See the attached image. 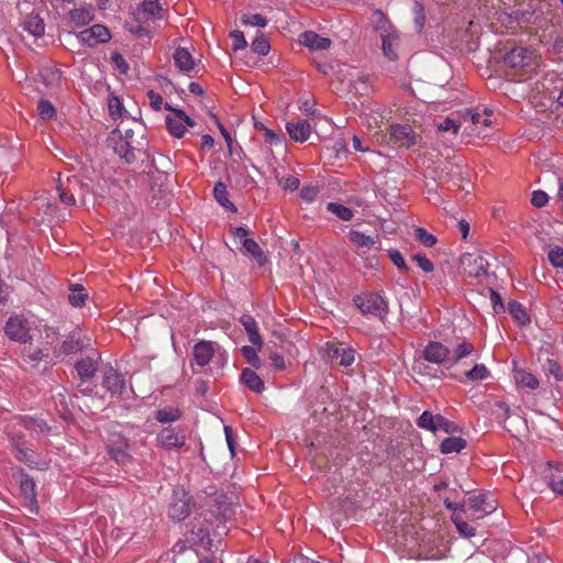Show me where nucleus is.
I'll list each match as a JSON object with an SVG mask.
<instances>
[{"label":"nucleus","mask_w":563,"mask_h":563,"mask_svg":"<svg viewBox=\"0 0 563 563\" xmlns=\"http://www.w3.org/2000/svg\"><path fill=\"white\" fill-rule=\"evenodd\" d=\"M451 520L454 523L457 532L464 538H472L475 536V528L468 525L461 516V514H452Z\"/></svg>","instance_id":"58836bf2"},{"label":"nucleus","mask_w":563,"mask_h":563,"mask_svg":"<svg viewBox=\"0 0 563 563\" xmlns=\"http://www.w3.org/2000/svg\"><path fill=\"white\" fill-rule=\"evenodd\" d=\"M137 22L147 24L162 19V7L158 1H143L134 11Z\"/></svg>","instance_id":"9b49d317"},{"label":"nucleus","mask_w":563,"mask_h":563,"mask_svg":"<svg viewBox=\"0 0 563 563\" xmlns=\"http://www.w3.org/2000/svg\"><path fill=\"white\" fill-rule=\"evenodd\" d=\"M375 18L377 23L375 29L382 40V49L384 55L390 60H396L398 58V49L400 46L399 34L382 12H376Z\"/></svg>","instance_id":"f257e3e1"},{"label":"nucleus","mask_w":563,"mask_h":563,"mask_svg":"<svg viewBox=\"0 0 563 563\" xmlns=\"http://www.w3.org/2000/svg\"><path fill=\"white\" fill-rule=\"evenodd\" d=\"M390 137L394 141H413L416 135L408 124H393L389 128Z\"/></svg>","instance_id":"72a5a7b5"},{"label":"nucleus","mask_w":563,"mask_h":563,"mask_svg":"<svg viewBox=\"0 0 563 563\" xmlns=\"http://www.w3.org/2000/svg\"><path fill=\"white\" fill-rule=\"evenodd\" d=\"M231 38L233 42L234 51L243 49L247 46V42L244 37V34L241 31H233L231 33Z\"/></svg>","instance_id":"e2e57ef3"},{"label":"nucleus","mask_w":563,"mask_h":563,"mask_svg":"<svg viewBox=\"0 0 563 563\" xmlns=\"http://www.w3.org/2000/svg\"><path fill=\"white\" fill-rule=\"evenodd\" d=\"M170 114L166 117V125L169 133L180 139L184 136L188 126H194V121L180 109L170 110Z\"/></svg>","instance_id":"0eeeda50"},{"label":"nucleus","mask_w":563,"mask_h":563,"mask_svg":"<svg viewBox=\"0 0 563 563\" xmlns=\"http://www.w3.org/2000/svg\"><path fill=\"white\" fill-rule=\"evenodd\" d=\"M175 66L183 73L189 74L196 67V60L186 47H177L173 54Z\"/></svg>","instance_id":"aec40b11"},{"label":"nucleus","mask_w":563,"mask_h":563,"mask_svg":"<svg viewBox=\"0 0 563 563\" xmlns=\"http://www.w3.org/2000/svg\"><path fill=\"white\" fill-rule=\"evenodd\" d=\"M466 446V441L462 438H446L441 442L440 449L444 454L459 453Z\"/></svg>","instance_id":"f704fd0d"},{"label":"nucleus","mask_w":563,"mask_h":563,"mask_svg":"<svg viewBox=\"0 0 563 563\" xmlns=\"http://www.w3.org/2000/svg\"><path fill=\"white\" fill-rule=\"evenodd\" d=\"M112 151L126 164L144 162L148 157L143 148L134 147L131 143H110Z\"/></svg>","instance_id":"ddd939ff"},{"label":"nucleus","mask_w":563,"mask_h":563,"mask_svg":"<svg viewBox=\"0 0 563 563\" xmlns=\"http://www.w3.org/2000/svg\"><path fill=\"white\" fill-rule=\"evenodd\" d=\"M23 362L31 364L32 367L43 358V352L38 347H26L22 355Z\"/></svg>","instance_id":"3c124183"},{"label":"nucleus","mask_w":563,"mask_h":563,"mask_svg":"<svg viewBox=\"0 0 563 563\" xmlns=\"http://www.w3.org/2000/svg\"><path fill=\"white\" fill-rule=\"evenodd\" d=\"M23 29L33 37L38 38L44 35L45 24L37 14H30L24 19Z\"/></svg>","instance_id":"cd10ccee"},{"label":"nucleus","mask_w":563,"mask_h":563,"mask_svg":"<svg viewBox=\"0 0 563 563\" xmlns=\"http://www.w3.org/2000/svg\"><path fill=\"white\" fill-rule=\"evenodd\" d=\"M92 19L93 12L91 8H78L69 12V20L77 27L87 25Z\"/></svg>","instance_id":"473e14b6"},{"label":"nucleus","mask_w":563,"mask_h":563,"mask_svg":"<svg viewBox=\"0 0 563 563\" xmlns=\"http://www.w3.org/2000/svg\"><path fill=\"white\" fill-rule=\"evenodd\" d=\"M81 347L82 345L79 339L70 338L69 340L63 342V344L59 347V354H74L80 351Z\"/></svg>","instance_id":"864d4df0"},{"label":"nucleus","mask_w":563,"mask_h":563,"mask_svg":"<svg viewBox=\"0 0 563 563\" xmlns=\"http://www.w3.org/2000/svg\"><path fill=\"white\" fill-rule=\"evenodd\" d=\"M118 134L122 141H130L136 135L143 139V126L137 121L121 122L119 126L113 131V134Z\"/></svg>","instance_id":"4be33fe9"},{"label":"nucleus","mask_w":563,"mask_h":563,"mask_svg":"<svg viewBox=\"0 0 563 563\" xmlns=\"http://www.w3.org/2000/svg\"><path fill=\"white\" fill-rule=\"evenodd\" d=\"M36 110L40 119L42 120H52L57 113L53 103L46 99L38 100Z\"/></svg>","instance_id":"37998d69"},{"label":"nucleus","mask_w":563,"mask_h":563,"mask_svg":"<svg viewBox=\"0 0 563 563\" xmlns=\"http://www.w3.org/2000/svg\"><path fill=\"white\" fill-rule=\"evenodd\" d=\"M241 379L250 390L256 394H261L264 390V382L251 368H245L242 371Z\"/></svg>","instance_id":"c85d7f7f"},{"label":"nucleus","mask_w":563,"mask_h":563,"mask_svg":"<svg viewBox=\"0 0 563 563\" xmlns=\"http://www.w3.org/2000/svg\"><path fill=\"white\" fill-rule=\"evenodd\" d=\"M318 194L319 189L317 187L308 186L301 189L300 197L307 202H312L316 200Z\"/></svg>","instance_id":"69168bd1"},{"label":"nucleus","mask_w":563,"mask_h":563,"mask_svg":"<svg viewBox=\"0 0 563 563\" xmlns=\"http://www.w3.org/2000/svg\"><path fill=\"white\" fill-rule=\"evenodd\" d=\"M159 446L166 450L181 448L186 442V437L181 430L166 427L161 430L156 438Z\"/></svg>","instance_id":"f8f14e48"},{"label":"nucleus","mask_w":563,"mask_h":563,"mask_svg":"<svg viewBox=\"0 0 563 563\" xmlns=\"http://www.w3.org/2000/svg\"><path fill=\"white\" fill-rule=\"evenodd\" d=\"M489 375V372L487 367L484 364H476L471 371L465 373V377L468 380H483L487 378Z\"/></svg>","instance_id":"8fccbe9b"},{"label":"nucleus","mask_w":563,"mask_h":563,"mask_svg":"<svg viewBox=\"0 0 563 563\" xmlns=\"http://www.w3.org/2000/svg\"><path fill=\"white\" fill-rule=\"evenodd\" d=\"M530 60L531 53L525 47H515L505 56V63L510 67H522Z\"/></svg>","instance_id":"bb28decb"},{"label":"nucleus","mask_w":563,"mask_h":563,"mask_svg":"<svg viewBox=\"0 0 563 563\" xmlns=\"http://www.w3.org/2000/svg\"><path fill=\"white\" fill-rule=\"evenodd\" d=\"M355 306L364 314L384 320L388 313V303L377 292H365L354 298Z\"/></svg>","instance_id":"f03ea898"},{"label":"nucleus","mask_w":563,"mask_h":563,"mask_svg":"<svg viewBox=\"0 0 563 563\" xmlns=\"http://www.w3.org/2000/svg\"><path fill=\"white\" fill-rule=\"evenodd\" d=\"M102 386L111 396H120L125 390L126 382L123 375L109 367L103 372Z\"/></svg>","instance_id":"dca6fc26"},{"label":"nucleus","mask_w":563,"mask_h":563,"mask_svg":"<svg viewBox=\"0 0 563 563\" xmlns=\"http://www.w3.org/2000/svg\"><path fill=\"white\" fill-rule=\"evenodd\" d=\"M423 356L428 362L431 363H450L451 352L440 342H430L423 351Z\"/></svg>","instance_id":"a211bd4d"},{"label":"nucleus","mask_w":563,"mask_h":563,"mask_svg":"<svg viewBox=\"0 0 563 563\" xmlns=\"http://www.w3.org/2000/svg\"><path fill=\"white\" fill-rule=\"evenodd\" d=\"M242 245H243L245 252L247 254L252 255L260 265L265 264L267 258H266L264 252L262 251L261 246L258 245V243L255 240L244 239Z\"/></svg>","instance_id":"c9c22d12"},{"label":"nucleus","mask_w":563,"mask_h":563,"mask_svg":"<svg viewBox=\"0 0 563 563\" xmlns=\"http://www.w3.org/2000/svg\"><path fill=\"white\" fill-rule=\"evenodd\" d=\"M190 511V496L181 488L175 489L168 508L169 517L175 521H181L189 516Z\"/></svg>","instance_id":"39448f33"},{"label":"nucleus","mask_w":563,"mask_h":563,"mask_svg":"<svg viewBox=\"0 0 563 563\" xmlns=\"http://www.w3.org/2000/svg\"><path fill=\"white\" fill-rule=\"evenodd\" d=\"M347 239L357 255L366 254L378 242L377 236L367 235L358 230H350Z\"/></svg>","instance_id":"2eb2a0df"},{"label":"nucleus","mask_w":563,"mask_h":563,"mask_svg":"<svg viewBox=\"0 0 563 563\" xmlns=\"http://www.w3.org/2000/svg\"><path fill=\"white\" fill-rule=\"evenodd\" d=\"M269 43L267 41V38L263 35L261 36H257L253 42H252V49L257 53L258 55H262V56H265L268 54L269 52Z\"/></svg>","instance_id":"6e6d98bb"},{"label":"nucleus","mask_w":563,"mask_h":563,"mask_svg":"<svg viewBox=\"0 0 563 563\" xmlns=\"http://www.w3.org/2000/svg\"><path fill=\"white\" fill-rule=\"evenodd\" d=\"M20 493L23 498V506L31 512H37L36 485L30 475L20 473Z\"/></svg>","instance_id":"9d476101"},{"label":"nucleus","mask_w":563,"mask_h":563,"mask_svg":"<svg viewBox=\"0 0 563 563\" xmlns=\"http://www.w3.org/2000/svg\"><path fill=\"white\" fill-rule=\"evenodd\" d=\"M242 355L254 368L261 367V361L254 346L245 345L241 349Z\"/></svg>","instance_id":"603ef678"},{"label":"nucleus","mask_w":563,"mask_h":563,"mask_svg":"<svg viewBox=\"0 0 563 563\" xmlns=\"http://www.w3.org/2000/svg\"><path fill=\"white\" fill-rule=\"evenodd\" d=\"M462 115L461 113H451L446 118L440 120L437 123V129L443 132H452L454 135L457 134L459 130L462 129Z\"/></svg>","instance_id":"c756f323"},{"label":"nucleus","mask_w":563,"mask_h":563,"mask_svg":"<svg viewBox=\"0 0 563 563\" xmlns=\"http://www.w3.org/2000/svg\"><path fill=\"white\" fill-rule=\"evenodd\" d=\"M322 351L323 357L330 362H338L340 366L349 367L355 362L356 352L343 344L334 345L327 343Z\"/></svg>","instance_id":"423d86ee"},{"label":"nucleus","mask_w":563,"mask_h":563,"mask_svg":"<svg viewBox=\"0 0 563 563\" xmlns=\"http://www.w3.org/2000/svg\"><path fill=\"white\" fill-rule=\"evenodd\" d=\"M547 202H548V195L544 191L536 190L532 192L531 203L534 207L541 208V207L545 206Z\"/></svg>","instance_id":"338daca9"},{"label":"nucleus","mask_w":563,"mask_h":563,"mask_svg":"<svg viewBox=\"0 0 563 563\" xmlns=\"http://www.w3.org/2000/svg\"><path fill=\"white\" fill-rule=\"evenodd\" d=\"M516 382L520 386L527 387L530 389H537L539 387L538 378L534 375H532L530 373H526V372H518L516 374Z\"/></svg>","instance_id":"de8ad7c7"},{"label":"nucleus","mask_w":563,"mask_h":563,"mask_svg":"<svg viewBox=\"0 0 563 563\" xmlns=\"http://www.w3.org/2000/svg\"><path fill=\"white\" fill-rule=\"evenodd\" d=\"M279 186L285 190L294 191L299 187V179L292 176L282 177L278 179Z\"/></svg>","instance_id":"680f3d73"},{"label":"nucleus","mask_w":563,"mask_h":563,"mask_svg":"<svg viewBox=\"0 0 563 563\" xmlns=\"http://www.w3.org/2000/svg\"><path fill=\"white\" fill-rule=\"evenodd\" d=\"M438 415H432L429 411H423L421 416L418 418L417 424L421 429H426L432 432L437 431V421Z\"/></svg>","instance_id":"a18cd8bd"},{"label":"nucleus","mask_w":563,"mask_h":563,"mask_svg":"<svg viewBox=\"0 0 563 563\" xmlns=\"http://www.w3.org/2000/svg\"><path fill=\"white\" fill-rule=\"evenodd\" d=\"M463 272L470 277H482L487 274L488 261L481 254H464L461 258Z\"/></svg>","instance_id":"6e6552de"},{"label":"nucleus","mask_w":563,"mask_h":563,"mask_svg":"<svg viewBox=\"0 0 563 563\" xmlns=\"http://www.w3.org/2000/svg\"><path fill=\"white\" fill-rule=\"evenodd\" d=\"M240 322L243 325L245 332L249 335V340L253 345L258 346V349L263 345V340L261 334L258 333V328L255 319L250 314H243L240 318Z\"/></svg>","instance_id":"a878e982"},{"label":"nucleus","mask_w":563,"mask_h":563,"mask_svg":"<svg viewBox=\"0 0 563 563\" xmlns=\"http://www.w3.org/2000/svg\"><path fill=\"white\" fill-rule=\"evenodd\" d=\"M77 38L82 44L93 47L98 44H103L110 41V31L102 24H93L77 34Z\"/></svg>","instance_id":"1a4fd4ad"},{"label":"nucleus","mask_w":563,"mask_h":563,"mask_svg":"<svg viewBox=\"0 0 563 563\" xmlns=\"http://www.w3.org/2000/svg\"><path fill=\"white\" fill-rule=\"evenodd\" d=\"M299 43L312 51H325L331 46L330 38L323 37L313 31H305L299 37Z\"/></svg>","instance_id":"6ab92c4d"},{"label":"nucleus","mask_w":563,"mask_h":563,"mask_svg":"<svg viewBox=\"0 0 563 563\" xmlns=\"http://www.w3.org/2000/svg\"><path fill=\"white\" fill-rule=\"evenodd\" d=\"M147 97L150 100V107L153 110L159 111L162 108H165L166 110H169V111L173 110V108L169 106V103L164 102L163 97L158 92H155L153 89H150L147 91Z\"/></svg>","instance_id":"09e8293b"},{"label":"nucleus","mask_w":563,"mask_h":563,"mask_svg":"<svg viewBox=\"0 0 563 563\" xmlns=\"http://www.w3.org/2000/svg\"><path fill=\"white\" fill-rule=\"evenodd\" d=\"M107 452L118 464L125 465L131 459V449L128 440L120 433L110 434L107 441Z\"/></svg>","instance_id":"20e7f679"},{"label":"nucleus","mask_w":563,"mask_h":563,"mask_svg":"<svg viewBox=\"0 0 563 563\" xmlns=\"http://www.w3.org/2000/svg\"><path fill=\"white\" fill-rule=\"evenodd\" d=\"M286 130L292 141H307L311 134V126L306 120L288 122Z\"/></svg>","instance_id":"5701e85b"},{"label":"nucleus","mask_w":563,"mask_h":563,"mask_svg":"<svg viewBox=\"0 0 563 563\" xmlns=\"http://www.w3.org/2000/svg\"><path fill=\"white\" fill-rule=\"evenodd\" d=\"M11 444L13 448V452L15 457L25 463L31 465L33 461L34 453L32 450L24 446V442L20 438L11 437Z\"/></svg>","instance_id":"7c9ffc66"},{"label":"nucleus","mask_w":563,"mask_h":563,"mask_svg":"<svg viewBox=\"0 0 563 563\" xmlns=\"http://www.w3.org/2000/svg\"><path fill=\"white\" fill-rule=\"evenodd\" d=\"M213 196L216 200L225 209L236 211L234 205L229 200V192L223 183H217L213 188Z\"/></svg>","instance_id":"e433bc0d"},{"label":"nucleus","mask_w":563,"mask_h":563,"mask_svg":"<svg viewBox=\"0 0 563 563\" xmlns=\"http://www.w3.org/2000/svg\"><path fill=\"white\" fill-rule=\"evenodd\" d=\"M218 344L212 341L201 340L192 347V358L201 367L208 365L216 354Z\"/></svg>","instance_id":"f3484780"},{"label":"nucleus","mask_w":563,"mask_h":563,"mask_svg":"<svg viewBox=\"0 0 563 563\" xmlns=\"http://www.w3.org/2000/svg\"><path fill=\"white\" fill-rule=\"evenodd\" d=\"M489 292H490V301H492L494 311L496 313H500V312L505 311V307H504L500 295L494 289H489Z\"/></svg>","instance_id":"0e129e2a"},{"label":"nucleus","mask_w":563,"mask_h":563,"mask_svg":"<svg viewBox=\"0 0 563 563\" xmlns=\"http://www.w3.org/2000/svg\"><path fill=\"white\" fill-rule=\"evenodd\" d=\"M468 506L475 514H478V518L484 517L496 509L494 503H488L486 495L484 494L470 497Z\"/></svg>","instance_id":"393cba45"},{"label":"nucleus","mask_w":563,"mask_h":563,"mask_svg":"<svg viewBox=\"0 0 563 563\" xmlns=\"http://www.w3.org/2000/svg\"><path fill=\"white\" fill-rule=\"evenodd\" d=\"M4 332L9 339L22 343H25L30 338L25 320L19 316H13L8 319Z\"/></svg>","instance_id":"4468645a"},{"label":"nucleus","mask_w":563,"mask_h":563,"mask_svg":"<svg viewBox=\"0 0 563 563\" xmlns=\"http://www.w3.org/2000/svg\"><path fill=\"white\" fill-rule=\"evenodd\" d=\"M435 421H437V426H435L437 431L442 430L445 433H453L456 431V426L441 415H438V418H435Z\"/></svg>","instance_id":"bf43d9fd"},{"label":"nucleus","mask_w":563,"mask_h":563,"mask_svg":"<svg viewBox=\"0 0 563 563\" xmlns=\"http://www.w3.org/2000/svg\"><path fill=\"white\" fill-rule=\"evenodd\" d=\"M415 235L427 247L433 246L437 242L435 236L423 228L416 229Z\"/></svg>","instance_id":"4d7b16f0"},{"label":"nucleus","mask_w":563,"mask_h":563,"mask_svg":"<svg viewBox=\"0 0 563 563\" xmlns=\"http://www.w3.org/2000/svg\"><path fill=\"white\" fill-rule=\"evenodd\" d=\"M241 21L244 25H251L256 27H265L267 25V20L258 13L244 14Z\"/></svg>","instance_id":"5fc2aeb1"},{"label":"nucleus","mask_w":563,"mask_h":563,"mask_svg":"<svg viewBox=\"0 0 563 563\" xmlns=\"http://www.w3.org/2000/svg\"><path fill=\"white\" fill-rule=\"evenodd\" d=\"M174 563H212L210 560H198V554L195 550L186 548L184 543L178 542L173 549Z\"/></svg>","instance_id":"412c9836"},{"label":"nucleus","mask_w":563,"mask_h":563,"mask_svg":"<svg viewBox=\"0 0 563 563\" xmlns=\"http://www.w3.org/2000/svg\"><path fill=\"white\" fill-rule=\"evenodd\" d=\"M97 361L92 357H86L77 362L76 371L82 382L90 379L97 372Z\"/></svg>","instance_id":"2f4dec72"},{"label":"nucleus","mask_w":563,"mask_h":563,"mask_svg":"<svg viewBox=\"0 0 563 563\" xmlns=\"http://www.w3.org/2000/svg\"><path fill=\"white\" fill-rule=\"evenodd\" d=\"M548 257H549L550 263L554 267L563 268V247H561V246L552 247L548 253Z\"/></svg>","instance_id":"13d9d810"},{"label":"nucleus","mask_w":563,"mask_h":563,"mask_svg":"<svg viewBox=\"0 0 563 563\" xmlns=\"http://www.w3.org/2000/svg\"><path fill=\"white\" fill-rule=\"evenodd\" d=\"M474 351V346L472 343L463 341L462 343L457 344L456 347L453 350V353H451V364H456L462 358L468 356Z\"/></svg>","instance_id":"79ce46f5"},{"label":"nucleus","mask_w":563,"mask_h":563,"mask_svg":"<svg viewBox=\"0 0 563 563\" xmlns=\"http://www.w3.org/2000/svg\"><path fill=\"white\" fill-rule=\"evenodd\" d=\"M40 76L43 84L49 89L59 87L63 79L62 70L52 65L42 67L40 70Z\"/></svg>","instance_id":"b1692460"},{"label":"nucleus","mask_w":563,"mask_h":563,"mask_svg":"<svg viewBox=\"0 0 563 563\" xmlns=\"http://www.w3.org/2000/svg\"><path fill=\"white\" fill-rule=\"evenodd\" d=\"M485 117H483L478 112H474L472 110H466L462 115V129L463 133L462 136L468 137L473 136L474 132L477 131V136H481V129L483 126H488L492 123L490 117L493 112L490 110L485 109L484 111ZM486 135H482V137H485Z\"/></svg>","instance_id":"7ed1b4c3"},{"label":"nucleus","mask_w":563,"mask_h":563,"mask_svg":"<svg viewBox=\"0 0 563 563\" xmlns=\"http://www.w3.org/2000/svg\"><path fill=\"white\" fill-rule=\"evenodd\" d=\"M327 210L342 221H351L354 217V211L351 208L338 202L327 203Z\"/></svg>","instance_id":"4c0bfd02"},{"label":"nucleus","mask_w":563,"mask_h":563,"mask_svg":"<svg viewBox=\"0 0 563 563\" xmlns=\"http://www.w3.org/2000/svg\"><path fill=\"white\" fill-rule=\"evenodd\" d=\"M508 310L510 314L514 317L516 321H518L521 324H526L529 322V317L526 312V309L518 301H510L508 303Z\"/></svg>","instance_id":"c03bdc74"},{"label":"nucleus","mask_w":563,"mask_h":563,"mask_svg":"<svg viewBox=\"0 0 563 563\" xmlns=\"http://www.w3.org/2000/svg\"><path fill=\"white\" fill-rule=\"evenodd\" d=\"M351 86L352 89L358 95H366L371 90L368 76L364 74H358L357 77L352 80Z\"/></svg>","instance_id":"49530a36"},{"label":"nucleus","mask_w":563,"mask_h":563,"mask_svg":"<svg viewBox=\"0 0 563 563\" xmlns=\"http://www.w3.org/2000/svg\"><path fill=\"white\" fill-rule=\"evenodd\" d=\"M87 298L88 294L86 292L82 286L77 284L70 286V294L68 296V300L74 307L84 306Z\"/></svg>","instance_id":"ea45409f"},{"label":"nucleus","mask_w":563,"mask_h":563,"mask_svg":"<svg viewBox=\"0 0 563 563\" xmlns=\"http://www.w3.org/2000/svg\"><path fill=\"white\" fill-rule=\"evenodd\" d=\"M548 484L554 493L563 496V477L552 476Z\"/></svg>","instance_id":"774afa93"},{"label":"nucleus","mask_w":563,"mask_h":563,"mask_svg":"<svg viewBox=\"0 0 563 563\" xmlns=\"http://www.w3.org/2000/svg\"><path fill=\"white\" fill-rule=\"evenodd\" d=\"M181 416L178 408L165 407L156 411V420L161 423H168L177 421Z\"/></svg>","instance_id":"a19ab883"},{"label":"nucleus","mask_w":563,"mask_h":563,"mask_svg":"<svg viewBox=\"0 0 563 563\" xmlns=\"http://www.w3.org/2000/svg\"><path fill=\"white\" fill-rule=\"evenodd\" d=\"M412 261L417 263V265L426 273H431L434 269L432 262L427 258L424 255L415 254L412 256Z\"/></svg>","instance_id":"052dcab7"}]
</instances>
